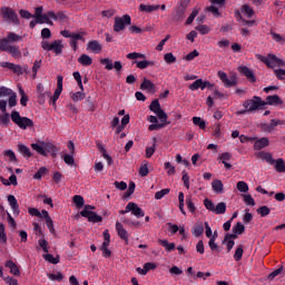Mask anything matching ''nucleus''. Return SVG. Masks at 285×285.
<instances>
[{"label": "nucleus", "mask_w": 285, "mask_h": 285, "mask_svg": "<svg viewBox=\"0 0 285 285\" xmlns=\"http://www.w3.org/2000/svg\"><path fill=\"white\" fill-rule=\"evenodd\" d=\"M11 120L16 126H19L22 130H26L27 128H32L35 126V122L32 119L28 117H21L19 111H12L11 112Z\"/></svg>", "instance_id": "obj_1"}, {"label": "nucleus", "mask_w": 285, "mask_h": 285, "mask_svg": "<svg viewBox=\"0 0 285 285\" xmlns=\"http://www.w3.org/2000/svg\"><path fill=\"white\" fill-rule=\"evenodd\" d=\"M264 106H266V101L262 100L259 96H254L243 102V107L247 108L248 112H255V110H259Z\"/></svg>", "instance_id": "obj_2"}, {"label": "nucleus", "mask_w": 285, "mask_h": 285, "mask_svg": "<svg viewBox=\"0 0 285 285\" xmlns=\"http://www.w3.org/2000/svg\"><path fill=\"white\" fill-rule=\"evenodd\" d=\"M132 23V18L129 14H125L122 17H116L114 22V32H121L126 30V26H130Z\"/></svg>", "instance_id": "obj_3"}, {"label": "nucleus", "mask_w": 285, "mask_h": 285, "mask_svg": "<svg viewBox=\"0 0 285 285\" xmlns=\"http://www.w3.org/2000/svg\"><path fill=\"white\" fill-rule=\"evenodd\" d=\"M259 59L263 63H266L268 68H276V66L285 68V62L273 53L267 55V57L259 56Z\"/></svg>", "instance_id": "obj_4"}, {"label": "nucleus", "mask_w": 285, "mask_h": 285, "mask_svg": "<svg viewBox=\"0 0 285 285\" xmlns=\"http://www.w3.org/2000/svg\"><path fill=\"white\" fill-rule=\"evenodd\" d=\"M1 17L6 21H11V23H14V26H20L21 21L19 20V16H17V12L12 10V8L3 7L1 8Z\"/></svg>", "instance_id": "obj_5"}, {"label": "nucleus", "mask_w": 285, "mask_h": 285, "mask_svg": "<svg viewBox=\"0 0 285 285\" xmlns=\"http://www.w3.org/2000/svg\"><path fill=\"white\" fill-rule=\"evenodd\" d=\"M0 50L1 52H8L11 57H21V51H19V47L8 45L6 40H0Z\"/></svg>", "instance_id": "obj_6"}, {"label": "nucleus", "mask_w": 285, "mask_h": 285, "mask_svg": "<svg viewBox=\"0 0 285 285\" xmlns=\"http://www.w3.org/2000/svg\"><path fill=\"white\" fill-rule=\"evenodd\" d=\"M188 8V1L183 0L180 4L176 8V12L173 16L174 21H184L186 14V9Z\"/></svg>", "instance_id": "obj_7"}, {"label": "nucleus", "mask_w": 285, "mask_h": 285, "mask_svg": "<svg viewBox=\"0 0 285 285\" xmlns=\"http://www.w3.org/2000/svg\"><path fill=\"white\" fill-rule=\"evenodd\" d=\"M61 92H63V76L57 77V89L55 90L53 96L50 97V101L52 106H57V100L61 97Z\"/></svg>", "instance_id": "obj_8"}, {"label": "nucleus", "mask_w": 285, "mask_h": 285, "mask_svg": "<svg viewBox=\"0 0 285 285\" xmlns=\"http://www.w3.org/2000/svg\"><path fill=\"white\" fill-rule=\"evenodd\" d=\"M61 92H63V76L57 77V89L55 90L53 96L50 97V101L52 106H57V100L61 97Z\"/></svg>", "instance_id": "obj_9"}, {"label": "nucleus", "mask_w": 285, "mask_h": 285, "mask_svg": "<svg viewBox=\"0 0 285 285\" xmlns=\"http://www.w3.org/2000/svg\"><path fill=\"white\" fill-rule=\"evenodd\" d=\"M218 77L220 81H223L225 88H233V86H237V78L232 76L228 78V75L224 71H218Z\"/></svg>", "instance_id": "obj_10"}, {"label": "nucleus", "mask_w": 285, "mask_h": 285, "mask_svg": "<svg viewBox=\"0 0 285 285\" xmlns=\"http://www.w3.org/2000/svg\"><path fill=\"white\" fill-rule=\"evenodd\" d=\"M245 230L246 227L244 226V224L236 223V225L232 229L233 234L225 235V242H228V239H237V235H243Z\"/></svg>", "instance_id": "obj_11"}, {"label": "nucleus", "mask_w": 285, "mask_h": 285, "mask_svg": "<svg viewBox=\"0 0 285 285\" xmlns=\"http://www.w3.org/2000/svg\"><path fill=\"white\" fill-rule=\"evenodd\" d=\"M238 72L239 75H242V77H246V79H248L250 83H255V81H257V78L255 77L253 70H250V68L246 66L238 67Z\"/></svg>", "instance_id": "obj_12"}, {"label": "nucleus", "mask_w": 285, "mask_h": 285, "mask_svg": "<svg viewBox=\"0 0 285 285\" xmlns=\"http://www.w3.org/2000/svg\"><path fill=\"white\" fill-rule=\"evenodd\" d=\"M148 121H150L151 125H149L148 130H161V128H166V126H170V122H164L159 124V120L157 119V116H149Z\"/></svg>", "instance_id": "obj_13"}, {"label": "nucleus", "mask_w": 285, "mask_h": 285, "mask_svg": "<svg viewBox=\"0 0 285 285\" xmlns=\"http://www.w3.org/2000/svg\"><path fill=\"white\" fill-rule=\"evenodd\" d=\"M284 124H285L284 120L272 119L271 124H262L261 128L264 132H273V130H275L276 126H282Z\"/></svg>", "instance_id": "obj_14"}, {"label": "nucleus", "mask_w": 285, "mask_h": 285, "mask_svg": "<svg viewBox=\"0 0 285 285\" xmlns=\"http://www.w3.org/2000/svg\"><path fill=\"white\" fill-rule=\"evenodd\" d=\"M126 213H131L132 215H135V217H144V209H141V207H139L137 204L135 203H128V205L126 206Z\"/></svg>", "instance_id": "obj_15"}, {"label": "nucleus", "mask_w": 285, "mask_h": 285, "mask_svg": "<svg viewBox=\"0 0 285 285\" xmlns=\"http://www.w3.org/2000/svg\"><path fill=\"white\" fill-rule=\"evenodd\" d=\"M81 217L88 218V222L92 224H99V222H104V218L97 215V212H80Z\"/></svg>", "instance_id": "obj_16"}, {"label": "nucleus", "mask_w": 285, "mask_h": 285, "mask_svg": "<svg viewBox=\"0 0 285 285\" xmlns=\"http://www.w3.org/2000/svg\"><path fill=\"white\" fill-rule=\"evenodd\" d=\"M0 66L1 68H8L9 70H12V72H14V75H18V77H20V75H23V68L20 65L2 61L0 62Z\"/></svg>", "instance_id": "obj_17"}, {"label": "nucleus", "mask_w": 285, "mask_h": 285, "mask_svg": "<svg viewBox=\"0 0 285 285\" xmlns=\"http://www.w3.org/2000/svg\"><path fill=\"white\" fill-rule=\"evenodd\" d=\"M140 90H147V92L155 95V92H157V86H155V83H153V81L149 79L144 78L142 82L140 83Z\"/></svg>", "instance_id": "obj_18"}, {"label": "nucleus", "mask_w": 285, "mask_h": 285, "mask_svg": "<svg viewBox=\"0 0 285 285\" xmlns=\"http://www.w3.org/2000/svg\"><path fill=\"white\" fill-rule=\"evenodd\" d=\"M116 230L118 233V236L120 237V239H124V242L126 244H128V230H126V228L124 227V225L119 222L116 223Z\"/></svg>", "instance_id": "obj_19"}, {"label": "nucleus", "mask_w": 285, "mask_h": 285, "mask_svg": "<svg viewBox=\"0 0 285 285\" xmlns=\"http://www.w3.org/2000/svg\"><path fill=\"white\" fill-rule=\"evenodd\" d=\"M8 202H9V205L11 207L13 215L16 217H18V215L21 213V210H19V203L17 202V198L13 195H9Z\"/></svg>", "instance_id": "obj_20"}, {"label": "nucleus", "mask_w": 285, "mask_h": 285, "mask_svg": "<svg viewBox=\"0 0 285 285\" xmlns=\"http://www.w3.org/2000/svg\"><path fill=\"white\" fill-rule=\"evenodd\" d=\"M43 148H45V153L48 155V153L51 154V157H57L58 153H59V147L55 146L52 142H46L43 141Z\"/></svg>", "instance_id": "obj_21"}, {"label": "nucleus", "mask_w": 285, "mask_h": 285, "mask_svg": "<svg viewBox=\"0 0 285 285\" xmlns=\"http://www.w3.org/2000/svg\"><path fill=\"white\" fill-rule=\"evenodd\" d=\"M87 50H91V52H95V55H99V52L102 50V47L98 40H91L87 43Z\"/></svg>", "instance_id": "obj_22"}, {"label": "nucleus", "mask_w": 285, "mask_h": 285, "mask_svg": "<svg viewBox=\"0 0 285 285\" xmlns=\"http://www.w3.org/2000/svg\"><path fill=\"white\" fill-rule=\"evenodd\" d=\"M4 266L6 268H10L11 275H14V277H21V271L13 261H7Z\"/></svg>", "instance_id": "obj_23"}, {"label": "nucleus", "mask_w": 285, "mask_h": 285, "mask_svg": "<svg viewBox=\"0 0 285 285\" xmlns=\"http://www.w3.org/2000/svg\"><path fill=\"white\" fill-rule=\"evenodd\" d=\"M22 39V36H19L14 32H9L7 38L0 39V41H7V46H11L10 43H16L17 41H21Z\"/></svg>", "instance_id": "obj_24"}, {"label": "nucleus", "mask_w": 285, "mask_h": 285, "mask_svg": "<svg viewBox=\"0 0 285 285\" xmlns=\"http://www.w3.org/2000/svg\"><path fill=\"white\" fill-rule=\"evenodd\" d=\"M265 104L266 106H282V104H284V100H282V98H279L277 95L267 96Z\"/></svg>", "instance_id": "obj_25"}, {"label": "nucleus", "mask_w": 285, "mask_h": 285, "mask_svg": "<svg viewBox=\"0 0 285 285\" xmlns=\"http://www.w3.org/2000/svg\"><path fill=\"white\" fill-rule=\"evenodd\" d=\"M257 157H259V159H264L271 166H274V164H275V159L273 158V154H271V153L259 151L257 154Z\"/></svg>", "instance_id": "obj_26"}, {"label": "nucleus", "mask_w": 285, "mask_h": 285, "mask_svg": "<svg viewBox=\"0 0 285 285\" xmlns=\"http://www.w3.org/2000/svg\"><path fill=\"white\" fill-rule=\"evenodd\" d=\"M158 244H160L167 253H173L176 248L175 243H169L167 239H158Z\"/></svg>", "instance_id": "obj_27"}, {"label": "nucleus", "mask_w": 285, "mask_h": 285, "mask_svg": "<svg viewBox=\"0 0 285 285\" xmlns=\"http://www.w3.org/2000/svg\"><path fill=\"white\" fill-rule=\"evenodd\" d=\"M212 188L217 195L224 193V183L220 179H215L212 183Z\"/></svg>", "instance_id": "obj_28"}, {"label": "nucleus", "mask_w": 285, "mask_h": 285, "mask_svg": "<svg viewBox=\"0 0 285 285\" xmlns=\"http://www.w3.org/2000/svg\"><path fill=\"white\" fill-rule=\"evenodd\" d=\"M50 50H53L56 55H61L63 51V45L61 43V40H56L50 43Z\"/></svg>", "instance_id": "obj_29"}, {"label": "nucleus", "mask_w": 285, "mask_h": 285, "mask_svg": "<svg viewBox=\"0 0 285 285\" xmlns=\"http://www.w3.org/2000/svg\"><path fill=\"white\" fill-rule=\"evenodd\" d=\"M269 141L268 138L264 137L255 141L254 150H262V148H266Z\"/></svg>", "instance_id": "obj_30"}, {"label": "nucleus", "mask_w": 285, "mask_h": 285, "mask_svg": "<svg viewBox=\"0 0 285 285\" xmlns=\"http://www.w3.org/2000/svg\"><path fill=\"white\" fill-rule=\"evenodd\" d=\"M31 148L32 150H36L38 155H42V157H48V154L43 148V141H40L39 144H31Z\"/></svg>", "instance_id": "obj_31"}, {"label": "nucleus", "mask_w": 285, "mask_h": 285, "mask_svg": "<svg viewBox=\"0 0 285 285\" xmlns=\"http://www.w3.org/2000/svg\"><path fill=\"white\" fill-rule=\"evenodd\" d=\"M78 63H80V66H92V59L90 56L82 53L79 58H78Z\"/></svg>", "instance_id": "obj_32"}, {"label": "nucleus", "mask_w": 285, "mask_h": 285, "mask_svg": "<svg viewBox=\"0 0 285 285\" xmlns=\"http://www.w3.org/2000/svg\"><path fill=\"white\" fill-rule=\"evenodd\" d=\"M191 233L195 237H202L204 235V223H197L193 227Z\"/></svg>", "instance_id": "obj_33"}, {"label": "nucleus", "mask_w": 285, "mask_h": 285, "mask_svg": "<svg viewBox=\"0 0 285 285\" xmlns=\"http://www.w3.org/2000/svg\"><path fill=\"white\" fill-rule=\"evenodd\" d=\"M156 146H157V138L154 137L153 138V146L146 148V157H147V159H150V157H153L155 155V150H157Z\"/></svg>", "instance_id": "obj_34"}, {"label": "nucleus", "mask_w": 285, "mask_h": 285, "mask_svg": "<svg viewBox=\"0 0 285 285\" xmlns=\"http://www.w3.org/2000/svg\"><path fill=\"white\" fill-rule=\"evenodd\" d=\"M18 150L19 154L22 155L23 157H32V151H30V148L26 145H18Z\"/></svg>", "instance_id": "obj_35"}, {"label": "nucleus", "mask_w": 285, "mask_h": 285, "mask_svg": "<svg viewBox=\"0 0 285 285\" xmlns=\"http://www.w3.org/2000/svg\"><path fill=\"white\" fill-rule=\"evenodd\" d=\"M46 215V225L47 228H49V232L51 233V235H56V230H55V223L52 222V218H50V214L45 213Z\"/></svg>", "instance_id": "obj_36"}, {"label": "nucleus", "mask_w": 285, "mask_h": 285, "mask_svg": "<svg viewBox=\"0 0 285 285\" xmlns=\"http://www.w3.org/2000/svg\"><path fill=\"white\" fill-rule=\"evenodd\" d=\"M159 7V4L153 6V4H140L139 6V11L140 12H155V10H157Z\"/></svg>", "instance_id": "obj_37"}, {"label": "nucleus", "mask_w": 285, "mask_h": 285, "mask_svg": "<svg viewBox=\"0 0 285 285\" xmlns=\"http://www.w3.org/2000/svg\"><path fill=\"white\" fill-rule=\"evenodd\" d=\"M135 63L139 70H146L148 66H155V62L150 60L135 61Z\"/></svg>", "instance_id": "obj_38"}, {"label": "nucleus", "mask_w": 285, "mask_h": 285, "mask_svg": "<svg viewBox=\"0 0 285 285\" xmlns=\"http://www.w3.org/2000/svg\"><path fill=\"white\" fill-rule=\"evenodd\" d=\"M275 170L276 173H285V161L282 158H278L277 160H275Z\"/></svg>", "instance_id": "obj_39"}, {"label": "nucleus", "mask_w": 285, "mask_h": 285, "mask_svg": "<svg viewBox=\"0 0 285 285\" xmlns=\"http://www.w3.org/2000/svg\"><path fill=\"white\" fill-rule=\"evenodd\" d=\"M215 215H224L226 213V203L220 202L215 206L214 209Z\"/></svg>", "instance_id": "obj_40"}, {"label": "nucleus", "mask_w": 285, "mask_h": 285, "mask_svg": "<svg viewBox=\"0 0 285 285\" xmlns=\"http://www.w3.org/2000/svg\"><path fill=\"white\" fill-rule=\"evenodd\" d=\"M72 202L76 204L77 208H83V205L86 204V200H83V196L81 195H75Z\"/></svg>", "instance_id": "obj_41"}, {"label": "nucleus", "mask_w": 285, "mask_h": 285, "mask_svg": "<svg viewBox=\"0 0 285 285\" xmlns=\"http://www.w3.org/2000/svg\"><path fill=\"white\" fill-rule=\"evenodd\" d=\"M42 257L46 262H49V264H59V255L55 257L52 254H43Z\"/></svg>", "instance_id": "obj_42"}, {"label": "nucleus", "mask_w": 285, "mask_h": 285, "mask_svg": "<svg viewBox=\"0 0 285 285\" xmlns=\"http://www.w3.org/2000/svg\"><path fill=\"white\" fill-rule=\"evenodd\" d=\"M62 159L67 166H75V154H65Z\"/></svg>", "instance_id": "obj_43"}, {"label": "nucleus", "mask_w": 285, "mask_h": 285, "mask_svg": "<svg viewBox=\"0 0 285 285\" xmlns=\"http://www.w3.org/2000/svg\"><path fill=\"white\" fill-rule=\"evenodd\" d=\"M50 97H52V92L42 91V94H39V96H38V104H40V105L46 104V98L50 99Z\"/></svg>", "instance_id": "obj_44"}, {"label": "nucleus", "mask_w": 285, "mask_h": 285, "mask_svg": "<svg viewBox=\"0 0 285 285\" xmlns=\"http://www.w3.org/2000/svg\"><path fill=\"white\" fill-rule=\"evenodd\" d=\"M149 110H151V112H159V110H161V105L159 104V99H155L154 101H151V104L149 105Z\"/></svg>", "instance_id": "obj_45"}, {"label": "nucleus", "mask_w": 285, "mask_h": 285, "mask_svg": "<svg viewBox=\"0 0 285 285\" xmlns=\"http://www.w3.org/2000/svg\"><path fill=\"white\" fill-rule=\"evenodd\" d=\"M240 11L247 16L248 19H250L253 17V14H255V11L253 10V8H250V6L248 4H244L240 9Z\"/></svg>", "instance_id": "obj_46"}, {"label": "nucleus", "mask_w": 285, "mask_h": 285, "mask_svg": "<svg viewBox=\"0 0 285 285\" xmlns=\"http://www.w3.org/2000/svg\"><path fill=\"white\" fill-rule=\"evenodd\" d=\"M42 14H43V7L36 8V13L32 16L36 18V23H43V20H41Z\"/></svg>", "instance_id": "obj_47"}, {"label": "nucleus", "mask_w": 285, "mask_h": 285, "mask_svg": "<svg viewBox=\"0 0 285 285\" xmlns=\"http://www.w3.org/2000/svg\"><path fill=\"white\" fill-rule=\"evenodd\" d=\"M194 126H198L200 130H206V121L202 120L200 117L193 118Z\"/></svg>", "instance_id": "obj_48"}, {"label": "nucleus", "mask_w": 285, "mask_h": 285, "mask_svg": "<svg viewBox=\"0 0 285 285\" xmlns=\"http://www.w3.org/2000/svg\"><path fill=\"white\" fill-rule=\"evenodd\" d=\"M156 116L158 117V119H160V124H168V114H166V111H164V109H160L158 112H156Z\"/></svg>", "instance_id": "obj_49"}, {"label": "nucleus", "mask_w": 285, "mask_h": 285, "mask_svg": "<svg viewBox=\"0 0 285 285\" xmlns=\"http://www.w3.org/2000/svg\"><path fill=\"white\" fill-rule=\"evenodd\" d=\"M148 163L144 160L139 168V175L140 177H148Z\"/></svg>", "instance_id": "obj_50"}, {"label": "nucleus", "mask_w": 285, "mask_h": 285, "mask_svg": "<svg viewBox=\"0 0 285 285\" xmlns=\"http://www.w3.org/2000/svg\"><path fill=\"white\" fill-rule=\"evenodd\" d=\"M256 213L261 215V217H267V215H271V208H268V206H261Z\"/></svg>", "instance_id": "obj_51"}, {"label": "nucleus", "mask_w": 285, "mask_h": 285, "mask_svg": "<svg viewBox=\"0 0 285 285\" xmlns=\"http://www.w3.org/2000/svg\"><path fill=\"white\" fill-rule=\"evenodd\" d=\"M186 206L189 213H195V210H197V207H195V203H193V198L190 196L186 197Z\"/></svg>", "instance_id": "obj_52"}, {"label": "nucleus", "mask_w": 285, "mask_h": 285, "mask_svg": "<svg viewBox=\"0 0 285 285\" xmlns=\"http://www.w3.org/2000/svg\"><path fill=\"white\" fill-rule=\"evenodd\" d=\"M243 256H244V248L242 247V245H239L236 248V252L234 254L235 262H240Z\"/></svg>", "instance_id": "obj_53"}, {"label": "nucleus", "mask_w": 285, "mask_h": 285, "mask_svg": "<svg viewBox=\"0 0 285 285\" xmlns=\"http://www.w3.org/2000/svg\"><path fill=\"white\" fill-rule=\"evenodd\" d=\"M101 66H105V70H112L114 63L109 58H104L100 60Z\"/></svg>", "instance_id": "obj_54"}, {"label": "nucleus", "mask_w": 285, "mask_h": 285, "mask_svg": "<svg viewBox=\"0 0 285 285\" xmlns=\"http://www.w3.org/2000/svg\"><path fill=\"white\" fill-rule=\"evenodd\" d=\"M204 206L210 213H215V203H213V200H210L208 198H205L204 199Z\"/></svg>", "instance_id": "obj_55"}, {"label": "nucleus", "mask_w": 285, "mask_h": 285, "mask_svg": "<svg viewBox=\"0 0 285 285\" xmlns=\"http://www.w3.org/2000/svg\"><path fill=\"white\" fill-rule=\"evenodd\" d=\"M236 188L239 190V193H248V184H246V181H238Z\"/></svg>", "instance_id": "obj_56"}, {"label": "nucleus", "mask_w": 285, "mask_h": 285, "mask_svg": "<svg viewBox=\"0 0 285 285\" xmlns=\"http://www.w3.org/2000/svg\"><path fill=\"white\" fill-rule=\"evenodd\" d=\"M169 193L170 188L161 189L155 194V199H164V197H166V195H168Z\"/></svg>", "instance_id": "obj_57"}, {"label": "nucleus", "mask_w": 285, "mask_h": 285, "mask_svg": "<svg viewBox=\"0 0 285 285\" xmlns=\"http://www.w3.org/2000/svg\"><path fill=\"white\" fill-rule=\"evenodd\" d=\"M72 101H82V99H86V94L78 91L71 95Z\"/></svg>", "instance_id": "obj_58"}, {"label": "nucleus", "mask_w": 285, "mask_h": 285, "mask_svg": "<svg viewBox=\"0 0 285 285\" xmlns=\"http://www.w3.org/2000/svg\"><path fill=\"white\" fill-rule=\"evenodd\" d=\"M164 60L167 63H175V61H177V57H175V55H173V52H168V53H165Z\"/></svg>", "instance_id": "obj_59"}, {"label": "nucleus", "mask_w": 285, "mask_h": 285, "mask_svg": "<svg viewBox=\"0 0 285 285\" xmlns=\"http://www.w3.org/2000/svg\"><path fill=\"white\" fill-rule=\"evenodd\" d=\"M208 246H209L210 250H217V253H219V245H217V243H215V236H212L209 238Z\"/></svg>", "instance_id": "obj_60"}, {"label": "nucleus", "mask_w": 285, "mask_h": 285, "mask_svg": "<svg viewBox=\"0 0 285 285\" xmlns=\"http://www.w3.org/2000/svg\"><path fill=\"white\" fill-rule=\"evenodd\" d=\"M38 244L40 246V248H42L43 253H49V246H48V240H46V238L39 239Z\"/></svg>", "instance_id": "obj_61"}, {"label": "nucleus", "mask_w": 285, "mask_h": 285, "mask_svg": "<svg viewBox=\"0 0 285 285\" xmlns=\"http://www.w3.org/2000/svg\"><path fill=\"white\" fill-rule=\"evenodd\" d=\"M12 94H13L12 89L7 87H0V97H10V95Z\"/></svg>", "instance_id": "obj_62"}, {"label": "nucleus", "mask_w": 285, "mask_h": 285, "mask_svg": "<svg viewBox=\"0 0 285 285\" xmlns=\"http://www.w3.org/2000/svg\"><path fill=\"white\" fill-rule=\"evenodd\" d=\"M202 81L203 79H197L196 81H194L191 85H189V90H202Z\"/></svg>", "instance_id": "obj_63"}, {"label": "nucleus", "mask_w": 285, "mask_h": 285, "mask_svg": "<svg viewBox=\"0 0 285 285\" xmlns=\"http://www.w3.org/2000/svg\"><path fill=\"white\" fill-rule=\"evenodd\" d=\"M274 75L276 76L277 79H279L281 81H284L285 69H276V70H274Z\"/></svg>", "instance_id": "obj_64"}]
</instances>
